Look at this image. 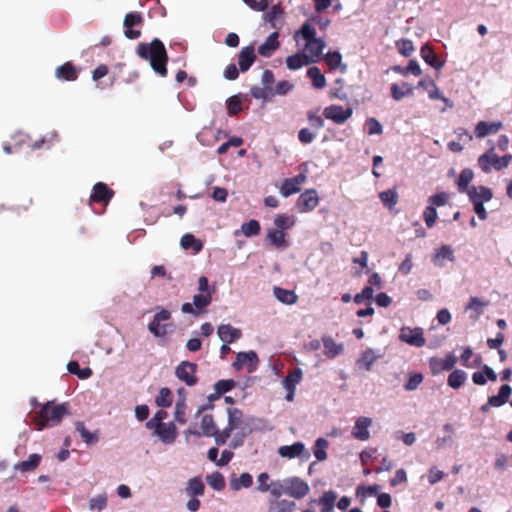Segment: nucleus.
<instances>
[{"mask_svg":"<svg viewBox=\"0 0 512 512\" xmlns=\"http://www.w3.org/2000/svg\"><path fill=\"white\" fill-rule=\"evenodd\" d=\"M136 53L141 59L149 61L151 68L156 74L161 77L167 76L168 54L160 39L155 38L150 43H139Z\"/></svg>","mask_w":512,"mask_h":512,"instance_id":"1","label":"nucleus"},{"mask_svg":"<svg viewBox=\"0 0 512 512\" xmlns=\"http://www.w3.org/2000/svg\"><path fill=\"white\" fill-rule=\"evenodd\" d=\"M68 414L69 406L67 403L55 404L53 401H48L32 417V423L36 430L41 431L45 428L57 426Z\"/></svg>","mask_w":512,"mask_h":512,"instance_id":"2","label":"nucleus"},{"mask_svg":"<svg viewBox=\"0 0 512 512\" xmlns=\"http://www.w3.org/2000/svg\"><path fill=\"white\" fill-rule=\"evenodd\" d=\"M294 39L298 45H301V41L304 42L305 51L313 53L314 56H320V39L316 37V30L308 21L295 33Z\"/></svg>","mask_w":512,"mask_h":512,"instance_id":"3","label":"nucleus"},{"mask_svg":"<svg viewBox=\"0 0 512 512\" xmlns=\"http://www.w3.org/2000/svg\"><path fill=\"white\" fill-rule=\"evenodd\" d=\"M212 302V293H198L193 297V303L186 302L182 304L181 311L186 314L198 316L202 314L206 307Z\"/></svg>","mask_w":512,"mask_h":512,"instance_id":"4","label":"nucleus"},{"mask_svg":"<svg viewBox=\"0 0 512 512\" xmlns=\"http://www.w3.org/2000/svg\"><path fill=\"white\" fill-rule=\"evenodd\" d=\"M198 366L196 363L182 361L175 369L176 377L184 382L187 386H194L198 382L197 377Z\"/></svg>","mask_w":512,"mask_h":512,"instance_id":"5","label":"nucleus"},{"mask_svg":"<svg viewBox=\"0 0 512 512\" xmlns=\"http://www.w3.org/2000/svg\"><path fill=\"white\" fill-rule=\"evenodd\" d=\"M319 59L320 56H314L313 53L303 49L301 52L288 56L286 58V66L289 70H297L303 66L318 62Z\"/></svg>","mask_w":512,"mask_h":512,"instance_id":"6","label":"nucleus"},{"mask_svg":"<svg viewBox=\"0 0 512 512\" xmlns=\"http://www.w3.org/2000/svg\"><path fill=\"white\" fill-rule=\"evenodd\" d=\"M423 329L420 327L410 328L403 327L400 330L399 339L402 342H405L411 346L415 347H423L426 343V340L423 335Z\"/></svg>","mask_w":512,"mask_h":512,"instance_id":"7","label":"nucleus"},{"mask_svg":"<svg viewBox=\"0 0 512 512\" xmlns=\"http://www.w3.org/2000/svg\"><path fill=\"white\" fill-rule=\"evenodd\" d=\"M478 165L484 173H490L492 168L497 171L503 169L501 157L494 153V147H491L478 158Z\"/></svg>","mask_w":512,"mask_h":512,"instance_id":"8","label":"nucleus"},{"mask_svg":"<svg viewBox=\"0 0 512 512\" xmlns=\"http://www.w3.org/2000/svg\"><path fill=\"white\" fill-rule=\"evenodd\" d=\"M457 362V358L454 356V354L450 353L445 356V358H437V357H431L429 359V367L431 370V373L433 375H437L441 373L442 371H449L454 368L455 364Z\"/></svg>","mask_w":512,"mask_h":512,"instance_id":"9","label":"nucleus"},{"mask_svg":"<svg viewBox=\"0 0 512 512\" xmlns=\"http://www.w3.org/2000/svg\"><path fill=\"white\" fill-rule=\"evenodd\" d=\"M309 492L308 484L300 478L293 477L286 479V495L301 499Z\"/></svg>","mask_w":512,"mask_h":512,"instance_id":"10","label":"nucleus"},{"mask_svg":"<svg viewBox=\"0 0 512 512\" xmlns=\"http://www.w3.org/2000/svg\"><path fill=\"white\" fill-rule=\"evenodd\" d=\"M114 196V191L103 182H97L93 186L90 195V203H104L107 204Z\"/></svg>","mask_w":512,"mask_h":512,"instance_id":"11","label":"nucleus"},{"mask_svg":"<svg viewBox=\"0 0 512 512\" xmlns=\"http://www.w3.org/2000/svg\"><path fill=\"white\" fill-rule=\"evenodd\" d=\"M143 18L141 14L137 12L128 13L125 18L123 25L125 27L124 34L128 39H138L141 36V31L133 29L132 27L141 25Z\"/></svg>","mask_w":512,"mask_h":512,"instance_id":"12","label":"nucleus"},{"mask_svg":"<svg viewBox=\"0 0 512 512\" xmlns=\"http://www.w3.org/2000/svg\"><path fill=\"white\" fill-rule=\"evenodd\" d=\"M259 359L254 351L249 352H239L236 355V359L233 363V367L236 370L242 369L245 365L248 366V371L252 372L256 369L258 365Z\"/></svg>","mask_w":512,"mask_h":512,"instance_id":"13","label":"nucleus"},{"mask_svg":"<svg viewBox=\"0 0 512 512\" xmlns=\"http://www.w3.org/2000/svg\"><path fill=\"white\" fill-rule=\"evenodd\" d=\"M201 431L188 429L186 431V434H192L195 436H206V437H212V435L216 434L217 426L214 422V418L211 414H205L203 415L201 419Z\"/></svg>","mask_w":512,"mask_h":512,"instance_id":"14","label":"nucleus"},{"mask_svg":"<svg viewBox=\"0 0 512 512\" xmlns=\"http://www.w3.org/2000/svg\"><path fill=\"white\" fill-rule=\"evenodd\" d=\"M302 372L299 368L290 371L283 380V386L287 391L286 400L292 401L295 394L296 385L301 381Z\"/></svg>","mask_w":512,"mask_h":512,"instance_id":"15","label":"nucleus"},{"mask_svg":"<svg viewBox=\"0 0 512 512\" xmlns=\"http://www.w3.org/2000/svg\"><path fill=\"white\" fill-rule=\"evenodd\" d=\"M372 420L368 417H359L352 429V435L355 439L360 441H366L370 438L369 427L371 426Z\"/></svg>","mask_w":512,"mask_h":512,"instance_id":"16","label":"nucleus"},{"mask_svg":"<svg viewBox=\"0 0 512 512\" xmlns=\"http://www.w3.org/2000/svg\"><path fill=\"white\" fill-rule=\"evenodd\" d=\"M256 60L255 48L253 45L243 47L238 55L239 70L246 72Z\"/></svg>","mask_w":512,"mask_h":512,"instance_id":"17","label":"nucleus"},{"mask_svg":"<svg viewBox=\"0 0 512 512\" xmlns=\"http://www.w3.org/2000/svg\"><path fill=\"white\" fill-rule=\"evenodd\" d=\"M324 115L335 123L341 124L352 115V110L350 108L344 109L342 106L332 105L325 108Z\"/></svg>","mask_w":512,"mask_h":512,"instance_id":"18","label":"nucleus"},{"mask_svg":"<svg viewBox=\"0 0 512 512\" xmlns=\"http://www.w3.org/2000/svg\"><path fill=\"white\" fill-rule=\"evenodd\" d=\"M318 196L316 191L307 190L302 193L297 200V207L300 212H308L318 205Z\"/></svg>","mask_w":512,"mask_h":512,"instance_id":"19","label":"nucleus"},{"mask_svg":"<svg viewBox=\"0 0 512 512\" xmlns=\"http://www.w3.org/2000/svg\"><path fill=\"white\" fill-rule=\"evenodd\" d=\"M217 334L223 343L230 344L242 337V332L230 324H222L217 329Z\"/></svg>","mask_w":512,"mask_h":512,"instance_id":"20","label":"nucleus"},{"mask_svg":"<svg viewBox=\"0 0 512 512\" xmlns=\"http://www.w3.org/2000/svg\"><path fill=\"white\" fill-rule=\"evenodd\" d=\"M306 177L299 174L293 178L285 179L280 188V192L284 197H288L300 191V186L304 183Z\"/></svg>","mask_w":512,"mask_h":512,"instance_id":"21","label":"nucleus"},{"mask_svg":"<svg viewBox=\"0 0 512 512\" xmlns=\"http://www.w3.org/2000/svg\"><path fill=\"white\" fill-rule=\"evenodd\" d=\"M177 434L178 433L176 425L173 422H167L164 424H160L156 436L164 444H172L175 442Z\"/></svg>","mask_w":512,"mask_h":512,"instance_id":"22","label":"nucleus"},{"mask_svg":"<svg viewBox=\"0 0 512 512\" xmlns=\"http://www.w3.org/2000/svg\"><path fill=\"white\" fill-rule=\"evenodd\" d=\"M322 60L330 70H339L341 73L347 70V65L342 62V55L338 51L327 52L324 56L322 55Z\"/></svg>","mask_w":512,"mask_h":512,"instance_id":"23","label":"nucleus"},{"mask_svg":"<svg viewBox=\"0 0 512 512\" xmlns=\"http://www.w3.org/2000/svg\"><path fill=\"white\" fill-rule=\"evenodd\" d=\"M467 195L472 204H474L476 201L485 203V202L490 201L493 197L492 190L485 186H479V187L472 186L467 191Z\"/></svg>","mask_w":512,"mask_h":512,"instance_id":"24","label":"nucleus"},{"mask_svg":"<svg viewBox=\"0 0 512 512\" xmlns=\"http://www.w3.org/2000/svg\"><path fill=\"white\" fill-rule=\"evenodd\" d=\"M55 76L62 81H75L78 78V71L75 65L68 61L56 68Z\"/></svg>","mask_w":512,"mask_h":512,"instance_id":"25","label":"nucleus"},{"mask_svg":"<svg viewBox=\"0 0 512 512\" xmlns=\"http://www.w3.org/2000/svg\"><path fill=\"white\" fill-rule=\"evenodd\" d=\"M322 344L324 347L323 353L329 359H333V358L341 355L344 352V344L337 343L331 337L322 338Z\"/></svg>","mask_w":512,"mask_h":512,"instance_id":"26","label":"nucleus"},{"mask_svg":"<svg viewBox=\"0 0 512 512\" xmlns=\"http://www.w3.org/2000/svg\"><path fill=\"white\" fill-rule=\"evenodd\" d=\"M284 10L279 5L271 7L270 11L263 15V19L274 29H280L283 25Z\"/></svg>","mask_w":512,"mask_h":512,"instance_id":"27","label":"nucleus"},{"mask_svg":"<svg viewBox=\"0 0 512 512\" xmlns=\"http://www.w3.org/2000/svg\"><path fill=\"white\" fill-rule=\"evenodd\" d=\"M278 32L271 33L258 48V53L263 57H270L279 48Z\"/></svg>","mask_w":512,"mask_h":512,"instance_id":"28","label":"nucleus"},{"mask_svg":"<svg viewBox=\"0 0 512 512\" xmlns=\"http://www.w3.org/2000/svg\"><path fill=\"white\" fill-rule=\"evenodd\" d=\"M501 128V122L480 121L475 126V135L478 138H483L489 134L497 133Z\"/></svg>","mask_w":512,"mask_h":512,"instance_id":"29","label":"nucleus"},{"mask_svg":"<svg viewBox=\"0 0 512 512\" xmlns=\"http://www.w3.org/2000/svg\"><path fill=\"white\" fill-rule=\"evenodd\" d=\"M512 393V388L508 384L500 387L497 395L489 396V405L493 407H500L509 401Z\"/></svg>","mask_w":512,"mask_h":512,"instance_id":"30","label":"nucleus"},{"mask_svg":"<svg viewBox=\"0 0 512 512\" xmlns=\"http://www.w3.org/2000/svg\"><path fill=\"white\" fill-rule=\"evenodd\" d=\"M305 450L304 444L295 442L292 445L281 446L278 449V454L283 458L293 459L299 457Z\"/></svg>","mask_w":512,"mask_h":512,"instance_id":"31","label":"nucleus"},{"mask_svg":"<svg viewBox=\"0 0 512 512\" xmlns=\"http://www.w3.org/2000/svg\"><path fill=\"white\" fill-rule=\"evenodd\" d=\"M420 55L422 59L431 67L437 70L443 67L444 63L438 60L437 55L428 44H425L421 47Z\"/></svg>","mask_w":512,"mask_h":512,"instance_id":"32","label":"nucleus"},{"mask_svg":"<svg viewBox=\"0 0 512 512\" xmlns=\"http://www.w3.org/2000/svg\"><path fill=\"white\" fill-rule=\"evenodd\" d=\"M41 458L39 454H30L27 460L15 464L14 469L21 472H32L40 465Z\"/></svg>","mask_w":512,"mask_h":512,"instance_id":"33","label":"nucleus"},{"mask_svg":"<svg viewBox=\"0 0 512 512\" xmlns=\"http://www.w3.org/2000/svg\"><path fill=\"white\" fill-rule=\"evenodd\" d=\"M445 260L451 262L455 260L453 250L448 245H443L439 249H437L433 258L434 264L439 267H442L444 265Z\"/></svg>","mask_w":512,"mask_h":512,"instance_id":"34","label":"nucleus"},{"mask_svg":"<svg viewBox=\"0 0 512 512\" xmlns=\"http://www.w3.org/2000/svg\"><path fill=\"white\" fill-rule=\"evenodd\" d=\"M185 491L190 497H198L204 494L205 486L200 477H194L187 482Z\"/></svg>","mask_w":512,"mask_h":512,"instance_id":"35","label":"nucleus"},{"mask_svg":"<svg viewBox=\"0 0 512 512\" xmlns=\"http://www.w3.org/2000/svg\"><path fill=\"white\" fill-rule=\"evenodd\" d=\"M296 508V503L290 500H272L269 502L267 512H292Z\"/></svg>","mask_w":512,"mask_h":512,"instance_id":"36","label":"nucleus"},{"mask_svg":"<svg viewBox=\"0 0 512 512\" xmlns=\"http://www.w3.org/2000/svg\"><path fill=\"white\" fill-rule=\"evenodd\" d=\"M180 244L183 249H192L195 253L200 252L203 248V243L190 233H187L181 237Z\"/></svg>","mask_w":512,"mask_h":512,"instance_id":"37","label":"nucleus"},{"mask_svg":"<svg viewBox=\"0 0 512 512\" xmlns=\"http://www.w3.org/2000/svg\"><path fill=\"white\" fill-rule=\"evenodd\" d=\"M253 483V477L250 473H242L238 478H233L230 481V487L233 490H240L241 488H249Z\"/></svg>","mask_w":512,"mask_h":512,"instance_id":"38","label":"nucleus"},{"mask_svg":"<svg viewBox=\"0 0 512 512\" xmlns=\"http://www.w3.org/2000/svg\"><path fill=\"white\" fill-rule=\"evenodd\" d=\"M467 374L460 369L452 371L447 379L448 385L453 389H459L466 381Z\"/></svg>","mask_w":512,"mask_h":512,"instance_id":"39","label":"nucleus"},{"mask_svg":"<svg viewBox=\"0 0 512 512\" xmlns=\"http://www.w3.org/2000/svg\"><path fill=\"white\" fill-rule=\"evenodd\" d=\"M377 356L374 351L370 348L366 349L362 352L360 358L357 360V365L360 368H364L365 370H371L372 365L376 361Z\"/></svg>","mask_w":512,"mask_h":512,"instance_id":"40","label":"nucleus"},{"mask_svg":"<svg viewBox=\"0 0 512 512\" xmlns=\"http://www.w3.org/2000/svg\"><path fill=\"white\" fill-rule=\"evenodd\" d=\"M275 297L284 304H294L297 301V295L292 290L283 289L280 287L274 288Z\"/></svg>","mask_w":512,"mask_h":512,"instance_id":"41","label":"nucleus"},{"mask_svg":"<svg viewBox=\"0 0 512 512\" xmlns=\"http://www.w3.org/2000/svg\"><path fill=\"white\" fill-rule=\"evenodd\" d=\"M391 96L394 100L399 101L406 95H411L413 92L412 87L408 83H403L402 86L394 83L391 85Z\"/></svg>","mask_w":512,"mask_h":512,"instance_id":"42","label":"nucleus"},{"mask_svg":"<svg viewBox=\"0 0 512 512\" xmlns=\"http://www.w3.org/2000/svg\"><path fill=\"white\" fill-rule=\"evenodd\" d=\"M173 395L169 388L163 387L160 389L158 396L155 399V403L158 407L167 408L172 405Z\"/></svg>","mask_w":512,"mask_h":512,"instance_id":"43","label":"nucleus"},{"mask_svg":"<svg viewBox=\"0 0 512 512\" xmlns=\"http://www.w3.org/2000/svg\"><path fill=\"white\" fill-rule=\"evenodd\" d=\"M379 198L385 207L391 209L398 203V194L395 189H388L379 194Z\"/></svg>","mask_w":512,"mask_h":512,"instance_id":"44","label":"nucleus"},{"mask_svg":"<svg viewBox=\"0 0 512 512\" xmlns=\"http://www.w3.org/2000/svg\"><path fill=\"white\" fill-rule=\"evenodd\" d=\"M269 242L277 247L284 248L286 246L285 233L282 230H270L267 234Z\"/></svg>","mask_w":512,"mask_h":512,"instance_id":"45","label":"nucleus"},{"mask_svg":"<svg viewBox=\"0 0 512 512\" xmlns=\"http://www.w3.org/2000/svg\"><path fill=\"white\" fill-rule=\"evenodd\" d=\"M473 179V172L470 169H463L457 179V185L459 192H467L468 185Z\"/></svg>","mask_w":512,"mask_h":512,"instance_id":"46","label":"nucleus"},{"mask_svg":"<svg viewBox=\"0 0 512 512\" xmlns=\"http://www.w3.org/2000/svg\"><path fill=\"white\" fill-rule=\"evenodd\" d=\"M186 399L185 397H180L178 401L175 404V411H174V417L175 420L180 424L186 423Z\"/></svg>","mask_w":512,"mask_h":512,"instance_id":"47","label":"nucleus"},{"mask_svg":"<svg viewBox=\"0 0 512 512\" xmlns=\"http://www.w3.org/2000/svg\"><path fill=\"white\" fill-rule=\"evenodd\" d=\"M242 417H243V413L241 410H239L237 408L228 409V425H227V427H229L232 430L239 428L242 423Z\"/></svg>","mask_w":512,"mask_h":512,"instance_id":"48","label":"nucleus"},{"mask_svg":"<svg viewBox=\"0 0 512 512\" xmlns=\"http://www.w3.org/2000/svg\"><path fill=\"white\" fill-rule=\"evenodd\" d=\"M379 485L365 486L360 485L356 488V497L360 499L363 504L368 496H374L378 493Z\"/></svg>","mask_w":512,"mask_h":512,"instance_id":"49","label":"nucleus"},{"mask_svg":"<svg viewBox=\"0 0 512 512\" xmlns=\"http://www.w3.org/2000/svg\"><path fill=\"white\" fill-rule=\"evenodd\" d=\"M206 481L210 487L215 490H223L225 488V479L220 472H213L206 477Z\"/></svg>","mask_w":512,"mask_h":512,"instance_id":"50","label":"nucleus"},{"mask_svg":"<svg viewBox=\"0 0 512 512\" xmlns=\"http://www.w3.org/2000/svg\"><path fill=\"white\" fill-rule=\"evenodd\" d=\"M268 492H270L275 500L286 494V479L283 481L277 480L270 482Z\"/></svg>","mask_w":512,"mask_h":512,"instance_id":"51","label":"nucleus"},{"mask_svg":"<svg viewBox=\"0 0 512 512\" xmlns=\"http://www.w3.org/2000/svg\"><path fill=\"white\" fill-rule=\"evenodd\" d=\"M260 224L257 220H250L248 222H245L241 225V232L246 236V237H252V236H255V235H258L259 232H260Z\"/></svg>","mask_w":512,"mask_h":512,"instance_id":"52","label":"nucleus"},{"mask_svg":"<svg viewBox=\"0 0 512 512\" xmlns=\"http://www.w3.org/2000/svg\"><path fill=\"white\" fill-rule=\"evenodd\" d=\"M336 498V493L333 491L322 494V512H332Z\"/></svg>","mask_w":512,"mask_h":512,"instance_id":"53","label":"nucleus"},{"mask_svg":"<svg viewBox=\"0 0 512 512\" xmlns=\"http://www.w3.org/2000/svg\"><path fill=\"white\" fill-rule=\"evenodd\" d=\"M76 430L87 444H91L97 440V435L87 430L83 422L76 423Z\"/></svg>","mask_w":512,"mask_h":512,"instance_id":"54","label":"nucleus"},{"mask_svg":"<svg viewBox=\"0 0 512 512\" xmlns=\"http://www.w3.org/2000/svg\"><path fill=\"white\" fill-rule=\"evenodd\" d=\"M396 47L398 49V52L405 57L410 56L414 51L413 42L409 39H401L397 41Z\"/></svg>","mask_w":512,"mask_h":512,"instance_id":"55","label":"nucleus"},{"mask_svg":"<svg viewBox=\"0 0 512 512\" xmlns=\"http://www.w3.org/2000/svg\"><path fill=\"white\" fill-rule=\"evenodd\" d=\"M449 200V195L446 192L436 193L428 198L430 206L436 207L444 206Z\"/></svg>","mask_w":512,"mask_h":512,"instance_id":"56","label":"nucleus"},{"mask_svg":"<svg viewBox=\"0 0 512 512\" xmlns=\"http://www.w3.org/2000/svg\"><path fill=\"white\" fill-rule=\"evenodd\" d=\"M148 330L155 337H163L167 334L166 325H162L160 321H157L153 318V320L148 325Z\"/></svg>","mask_w":512,"mask_h":512,"instance_id":"57","label":"nucleus"},{"mask_svg":"<svg viewBox=\"0 0 512 512\" xmlns=\"http://www.w3.org/2000/svg\"><path fill=\"white\" fill-rule=\"evenodd\" d=\"M437 211L433 206L428 205L423 212V219L428 228H432L437 220Z\"/></svg>","mask_w":512,"mask_h":512,"instance_id":"58","label":"nucleus"},{"mask_svg":"<svg viewBox=\"0 0 512 512\" xmlns=\"http://www.w3.org/2000/svg\"><path fill=\"white\" fill-rule=\"evenodd\" d=\"M235 386V381L232 379L228 380H219L215 383L214 389L217 394H224L230 391Z\"/></svg>","mask_w":512,"mask_h":512,"instance_id":"59","label":"nucleus"},{"mask_svg":"<svg viewBox=\"0 0 512 512\" xmlns=\"http://www.w3.org/2000/svg\"><path fill=\"white\" fill-rule=\"evenodd\" d=\"M487 305L484 301L478 297H471L466 305L467 310H475L478 315L483 313V308Z\"/></svg>","mask_w":512,"mask_h":512,"instance_id":"60","label":"nucleus"},{"mask_svg":"<svg viewBox=\"0 0 512 512\" xmlns=\"http://www.w3.org/2000/svg\"><path fill=\"white\" fill-rule=\"evenodd\" d=\"M106 505H107L106 494L97 495L96 497L90 499V501H89V508L91 510H95V509L102 510L103 508L106 507Z\"/></svg>","mask_w":512,"mask_h":512,"instance_id":"61","label":"nucleus"},{"mask_svg":"<svg viewBox=\"0 0 512 512\" xmlns=\"http://www.w3.org/2000/svg\"><path fill=\"white\" fill-rule=\"evenodd\" d=\"M423 381V376L421 373H415L410 375L408 381L405 383L404 387L408 391L415 390Z\"/></svg>","mask_w":512,"mask_h":512,"instance_id":"62","label":"nucleus"},{"mask_svg":"<svg viewBox=\"0 0 512 512\" xmlns=\"http://www.w3.org/2000/svg\"><path fill=\"white\" fill-rule=\"evenodd\" d=\"M366 125L369 135L381 134L383 132L382 125L376 118H369L366 121Z\"/></svg>","mask_w":512,"mask_h":512,"instance_id":"63","label":"nucleus"},{"mask_svg":"<svg viewBox=\"0 0 512 512\" xmlns=\"http://www.w3.org/2000/svg\"><path fill=\"white\" fill-rule=\"evenodd\" d=\"M293 87V84L287 80L279 81L274 88L273 94L285 95L291 91Z\"/></svg>","mask_w":512,"mask_h":512,"instance_id":"64","label":"nucleus"}]
</instances>
